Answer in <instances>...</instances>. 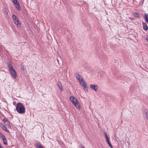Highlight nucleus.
Returning a JSON list of instances; mask_svg holds the SVG:
<instances>
[{"mask_svg": "<svg viewBox=\"0 0 148 148\" xmlns=\"http://www.w3.org/2000/svg\"><path fill=\"white\" fill-rule=\"evenodd\" d=\"M82 148H85L84 147H82Z\"/></svg>", "mask_w": 148, "mask_h": 148, "instance_id": "obj_29", "label": "nucleus"}, {"mask_svg": "<svg viewBox=\"0 0 148 148\" xmlns=\"http://www.w3.org/2000/svg\"><path fill=\"white\" fill-rule=\"evenodd\" d=\"M145 39L146 40L147 42H148V37L147 36H146L145 38Z\"/></svg>", "mask_w": 148, "mask_h": 148, "instance_id": "obj_24", "label": "nucleus"}, {"mask_svg": "<svg viewBox=\"0 0 148 148\" xmlns=\"http://www.w3.org/2000/svg\"><path fill=\"white\" fill-rule=\"evenodd\" d=\"M104 134L105 136V137L106 140L109 139V138L106 132H104Z\"/></svg>", "mask_w": 148, "mask_h": 148, "instance_id": "obj_21", "label": "nucleus"}, {"mask_svg": "<svg viewBox=\"0 0 148 148\" xmlns=\"http://www.w3.org/2000/svg\"><path fill=\"white\" fill-rule=\"evenodd\" d=\"M12 17L14 23L17 25L18 27H21V23L17 17L15 15L13 14Z\"/></svg>", "mask_w": 148, "mask_h": 148, "instance_id": "obj_2", "label": "nucleus"}, {"mask_svg": "<svg viewBox=\"0 0 148 148\" xmlns=\"http://www.w3.org/2000/svg\"><path fill=\"white\" fill-rule=\"evenodd\" d=\"M75 76L76 79L79 81V82L81 81V79H82V77L77 73H76L75 74Z\"/></svg>", "mask_w": 148, "mask_h": 148, "instance_id": "obj_8", "label": "nucleus"}, {"mask_svg": "<svg viewBox=\"0 0 148 148\" xmlns=\"http://www.w3.org/2000/svg\"><path fill=\"white\" fill-rule=\"evenodd\" d=\"M21 69L22 70H24V67L23 66H21Z\"/></svg>", "mask_w": 148, "mask_h": 148, "instance_id": "obj_27", "label": "nucleus"}, {"mask_svg": "<svg viewBox=\"0 0 148 148\" xmlns=\"http://www.w3.org/2000/svg\"><path fill=\"white\" fill-rule=\"evenodd\" d=\"M3 141V143L5 145H7L8 144L7 141L6 139V137H5L4 138L2 139Z\"/></svg>", "mask_w": 148, "mask_h": 148, "instance_id": "obj_18", "label": "nucleus"}, {"mask_svg": "<svg viewBox=\"0 0 148 148\" xmlns=\"http://www.w3.org/2000/svg\"><path fill=\"white\" fill-rule=\"evenodd\" d=\"M57 84L61 90L62 91L63 90V89L62 88L61 83L60 82H58Z\"/></svg>", "mask_w": 148, "mask_h": 148, "instance_id": "obj_12", "label": "nucleus"}, {"mask_svg": "<svg viewBox=\"0 0 148 148\" xmlns=\"http://www.w3.org/2000/svg\"><path fill=\"white\" fill-rule=\"evenodd\" d=\"M16 110L20 114H23L25 113V108L22 103L20 102L18 103L16 106Z\"/></svg>", "mask_w": 148, "mask_h": 148, "instance_id": "obj_1", "label": "nucleus"}, {"mask_svg": "<svg viewBox=\"0 0 148 148\" xmlns=\"http://www.w3.org/2000/svg\"><path fill=\"white\" fill-rule=\"evenodd\" d=\"M106 140V142L108 143H109L110 142L109 139H107Z\"/></svg>", "mask_w": 148, "mask_h": 148, "instance_id": "obj_26", "label": "nucleus"}, {"mask_svg": "<svg viewBox=\"0 0 148 148\" xmlns=\"http://www.w3.org/2000/svg\"><path fill=\"white\" fill-rule=\"evenodd\" d=\"M142 24L143 25V29L146 31H147L148 29V27L146 23L144 22H142Z\"/></svg>", "mask_w": 148, "mask_h": 148, "instance_id": "obj_11", "label": "nucleus"}, {"mask_svg": "<svg viewBox=\"0 0 148 148\" xmlns=\"http://www.w3.org/2000/svg\"><path fill=\"white\" fill-rule=\"evenodd\" d=\"M129 18L131 20H133L134 19V18H133L130 17Z\"/></svg>", "mask_w": 148, "mask_h": 148, "instance_id": "obj_25", "label": "nucleus"}, {"mask_svg": "<svg viewBox=\"0 0 148 148\" xmlns=\"http://www.w3.org/2000/svg\"><path fill=\"white\" fill-rule=\"evenodd\" d=\"M12 1L13 3L16 1V2L17 1V0H12Z\"/></svg>", "mask_w": 148, "mask_h": 148, "instance_id": "obj_28", "label": "nucleus"}, {"mask_svg": "<svg viewBox=\"0 0 148 148\" xmlns=\"http://www.w3.org/2000/svg\"><path fill=\"white\" fill-rule=\"evenodd\" d=\"M3 121L6 126L8 128L10 129L11 128V127L10 125V123L9 121H8L7 119H4L3 120Z\"/></svg>", "mask_w": 148, "mask_h": 148, "instance_id": "obj_5", "label": "nucleus"}, {"mask_svg": "<svg viewBox=\"0 0 148 148\" xmlns=\"http://www.w3.org/2000/svg\"><path fill=\"white\" fill-rule=\"evenodd\" d=\"M0 124H1V125H0V127L4 131H5V132H6L7 133H9L10 132L8 130L6 127L4 126V125L0 123Z\"/></svg>", "mask_w": 148, "mask_h": 148, "instance_id": "obj_10", "label": "nucleus"}, {"mask_svg": "<svg viewBox=\"0 0 148 148\" xmlns=\"http://www.w3.org/2000/svg\"><path fill=\"white\" fill-rule=\"evenodd\" d=\"M0 137L2 138V139L5 137L1 132H0Z\"/></svg>", "mask_w": 148, "mask_h": 148, "instance_id": "obj_22", "label": "nucleus"}, {"mask_svg": "<svg viewBox=\"0 0 148 148\" xmlns=\"http://www.w3.org/2000/svg\"><path fill=\"white\" fill-rule=\"evenodd\" d=\"M13 3L15 5L16 8L18 10H21V7L19 4V3L18 0L16 2V1H15Z\"/></svg>", "mask_w": 148, "mask_h": 148, "instance_id": "obj_9", "label": "nucleus"}, {"mask_svg": "<svg viewBox=\"0 0 148 148\" xmlns=\"http://www.w3.org/2000/svg\"><path fill=\"white\" fill-rule=\"evenodd\" d=\"M80 84L84 88L85 91L86 92L88 91V87H87V84L84 81L83 78H82L81 81L79 82Z\"/></svg>", "mask_w": 148, "mask_h": 148, "instance_id": "obj_3", "label": "nucleus"}, {"mask_svg": "<svg viewBox=\"0 0 148 148\" xmlns=\"http://www.w3.org/2000/svg\"><path fill=\"white\" fill-rule=\"evenodd\" d=\"M35 146L37 148H44L41 145L38 143H37L35 144Z\"/></svg>", "mask_w": 148, "mask_h": 148, "instance_id": "obj_14", "label": "nucleus"}, {"mask_svg": "<svg viewBox=\"0 0 148 148\" xmlns=\"http://www.w3.org/2000/svg\"><path fill=\"white\" fill-rule=\"evenodd\" d=\"M9 71L12 77L16 78V77H17V74L15 70L14 69H13L9 70Z\"/></svg>", "mask_w": 148, "mask_h": 148, "instance_id": "obj_4", "label": "nucleus"}, {"mask_svg": "<svg viewBox=\"0 0 148 148\" xmlns=\"http://www.w3.org/2000/svg\"><path fill=\"white\" fill-rule=\"evenodd\" d=\"M8 10L7 8H5V10L4 11V15L5 16V17H6V16H7Z\"/></svg>", "mask_w": 148, "mask_h": 148, "instance_id": "obj_16", "label": "nucleus"}, {"mask_svg": "<svg viewBox=\"0 0 148 148\" xmlns=\"http://www.w3.org/2000/svg\"><path fill=\"white\" fill-rule=\"evenodd\" d=\"M70 101L74 104L75 105L77 102H78V100L74 97H71L70 98Z\"/></svg>", "mask_w": 148, "mask_h": 148, "instance_id": "obj_6", "label": "nucleus"}, {"mask_svg": "<svg viewBox=\"0 0 148 148\" xmlns=\"http://www.w3.org/2000/svg\"><path fill=\"white\" fill-rule=\"evenodd\" d=\"M8 65L9 69V70L14 69L13 68V66L12 65V64L10 62H9Z\"/></svg>", "mask_w": 148, "mask_h": 148, "instance_id": "obj_15", "label": "nucleus"}, {"mask_svg": "<svg viewBox=\"0 0 148 148\" xmlns=\"http://www.w3.org/2000/svg\"><path fill=\"white\" fill-rule=\"evenodd\" d=\"M1 148H3V147H1Z\"/></svg>", "mask_w": 148, "mask_h": 148, "instance_id": "obj_30", "label": "nucleus"}, {"mask_svg": "<svg viewBox=\"0 0 148 148\" xmlns=\"http://www.w3.org/2000/svg\"><path fill=\"white\" fill-rule=\"evenodd\" d=\"M75 106L77 107V109L78 110H80V106L79 104V102H77L75 105Z\"/></svg>", "mask_w": 148, "mask_h": 148, "instance_id": "obj_19", "label": "nucleus"}, {"mask_svg": "<svg viewBox=\"0 0 148 148\" xmlns=\"http://www.w3.org/2000/svg\"><path fill=\"white\" fill-rule=\"evenodd\" d=\"M145 18L146 22L148 23V14L145 13Z\"/></svg>", "mask_w": 148, "mask_h": 148, "instance_id": "obj_17", "label": "nucleus"}, {"mask_svg": "<svg viewBox=\"0 0 148 148\" xmlns=\"http://www.w3.org/2000/svg\"><path fill=\"white\" fill-rule=\"evenodd\" d=\"M134 16L135 17L138 18L139 17V14L137 12H135L134 13Z\"/></svg>", "mask_w": 148, "mask_h": 148, "instance_id": "obj_20", "label": "nucleus"}, {"mask_svg": "<svg viewBox=\"0 0 148 148\" xmlns=\"http://www.w3.org/2000/svg\"><path fill=\"white\" fill-rule=\"evenodd\" d=\"M108 144L111 148H113L110 142Z\"/></svg>", "mask_w": 148, "mask_h": 148, "instance_id": "obj_23", "label": "nucleus"}, {"mask_svg": "<svg viewBox=\"0 0 148 148\" xmlns=\"http://www.w3.org/2000/svg\"><path fill=\"white\" fill-rule=\"evenodd\" d=\"M144 113L146 115V118L148 119V110L147 109H145L144 110Z\"/></svg>", "mask_w": 148, "mask_h": 148, "instance_id": "obj_13", "label": "nucleus"}, {"mask_svg": "<svg viewBox=\"0 0 148 148\" xmlns=\"http://www.w3.org/2000/svg\"><path fill=\"white\" fill-rule=\"evenodd\" d=\"M90 88L95 91H97L98 88V86L97 85L91 84L90 86Z\"/></svg>", "mask_w": 148, "mask_h": 148, "instance_id": "obj_7", "label": "nucleus"}]
</instances>
